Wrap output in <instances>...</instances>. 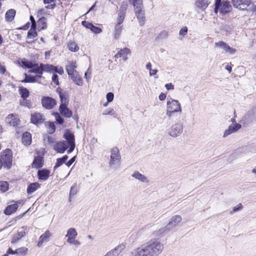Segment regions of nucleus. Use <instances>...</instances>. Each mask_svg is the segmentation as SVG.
Masks as SVG:
<instances>
[{"label": "nucleus", "mask_w": 256, "mask_h": 256, "mask_svg": "<svg viewBox=\"0 0 256 256\" xmlns=\"http://www.w3.org/2000/svg\"><path fill=\"white\" fill-rule=\"evenodd\" d=\"M134 6L136 15L141 26L144 24V12L142 0H134Z\"/></svg>", "instance_id": "nucleus-6"}, {"label": "nucleus", "mask_w": 256, "mask_h": 256, "mask_svg": "<svg viewBox=\"0 0 256 256\" xmlns=\"http://www.w3.org/2000/svg\"><path fill=\"white\" fill-rule=\"evenodd\" d=\"M125 16V12H120L118 17L117 18V24H116L120 25L122 23Z\"/></svg>", "instance_id": "nucleus-48"}, {"label": "nucleus", "mask_w": 256, "mask_h": 256, "mask_svg": "<svg viewBox=\"0 0 256 256\" xmlns=\"http://www.w3.org/2000/svg\"><path fill=\"white\" fill-rule=\"evenodd\" d=\"M188 28L186 26L182 28L179 32V35L184 37L188 33Z\"/></svg>", "instance_id": "nucleus-52"}, {"label": "nucleus", "mask_w": 256, "mask_h": 256, "mask_svg": "<svg viewBox=\"0 0 256 256\" xmlns=\"http://www.w3.org/2000/svg\"><path fill=\"white\" fill-rule=\"evenodd\" d=\"M106 98L107 100V102L109 103L112 102L114 98V94L112 92H109L106 94Z\"/></svg>", "instance_id": "nucleus-53"}, {"label": "nucleus", "mask_w": 256, "mask_h": 256, "mask_svg": "<svg viewBox=\"0 0 256 256\" xmlns=\"http://www.w3.org/2000/svg\"><path fill=\"white\" fill-rule=\"evenodd\" d=\"M76 62L69 61L66 66V70L68 76H71L78 72L76 70Z\"/></svg>", "instance_id": "nucleus-21"}, {"label": "nucleus", "mask_w": 256, "mask_h": 256, "mask_svg": "<svg viewBox=\"0 0 256 256\" xmlns=\"http://www.w3.org/2000/svg\"><path fill=\"white\" fill-rule=\"evenodd\" d=\"M25 230L26 228L24 226L20 228L18 232L13 236L11 240V243L12 244H16L24 236L26 235Z\"/></svg>", "instance_id": "nucleus-18"}, {"label": "nucleus", "mask_w": 256, "mask_h": 256, "mask_svg": "<svg viewBox=\"0 0 256 256\" xmlns=\"http://www.w3.org/2000/svg\"><path fill=\"white\" fill-rule=\"evenodd\" d=\"M67 142L66 141H58L54 146V149L58 153L63 154L68 148Z\"/></svg>", "instance_id": "nucleus-14"}, {"label": "nucleus", "mask_w": 256, "mask_h": 256, "mask_svg": "<svg viewBox=\"0 0 256 256\" xmlns=\"http://www.w3.org/2000/svg\"><path fill=\"white\" fill-rule=\"evenodd\" d=\"M130 50L128 48H125L123 49H121L114 56L116 58H122L124 61H126L128 60V56L130 55Z\"/></svg>", "instance_id": "nucleus-20"}, {"label": "nucleus", "mask_w": 256, "mask_h": 256, "mask_svg": "<svg viewBox=\"0 0 256 256\" xmlns=\"http://www.w3.org/2000/svg\"><path fill=\"white\" fill-rule=\"evenodd\" d=\"M30 72L35 73L37 75H40L42 76V66H41V64L39 66L38 64H34L32 68L29 70Z\"/></svg>", "instance_id": "nucleus-29"}, {"label": "nucleus", "mask_w": 256, "mask_h": 256, "mask_svg": "<svg viewBox=\"0 0 256 256\" xmlns=\"http://www.w3.org/2000/svg\"><path fill=\"white\" fill-rule=\"evenodd\" d=\"M44 115L40 112H34L31 115V122L34 124H40L44 121Z\"/></svg>", "instance_id": "nucleus-16"}, {"label": "nucleus", "mask_w": 256, "mask_h": 256, "mask_svg": "<svg viewBox=\"0 0 256 256\" xmlns=\"http://www.w3.org/2000/svg\"><path fill=\"white\" fill-rule=\"evenodd\" d=\"M121 156L118 148H112L110 150V156L109 166L110 168H114L120 164Z\"/></svg>", "instance_id": "nucleus-5"}, {"label": "nucleus", "mask_w": 256, "mask_h": 256, "mask_svg": "<svg viewBox=\"0 0 256 256\" xmlns=\"http://www.w3.org/2000/svg\"><path fill=\"white\" fill-rule=\"evenodd\" d=\"M82 24L86 28L90 29L93 32L98 34H100L102 30L101 28L94 26L92 24L86 21L82 22Z\"/></svg>", "instance_id": "nucleus-23"}, {"label": "nucleus", "mask_w": 256, "mask_h": 256, "mask_svg": "<svg viewBox=\"0 0 256 256\" xmlns=\"http://www.w3.org/2000/svg\"><path fill=\"white\" fill-rule=\"evenodd\" d=\"M232 6L228 0H223L220 6V12L222 15H226L230 12Z\"/></svg>", "instance_id": "nucleus-15"}, {"label": "nucleus", "mask_w": 256, "mask_h": 256, "mask_svg": "<svg viewBox=\"0 0 256 256\" xmlns=\"http://www.w3.org/2000/svg\"><path fill=\"white\" fill-rule=\"evenodd\" d=\"M77 188H76V184H74L71 187L70 195H69V200H70V198L74 196L77 193Z\"/></svg>", "instance_id": "nucleus-45"}, {"label": "nucleus", "mask_w": 256, "mask_h": 256, "mask_svg": "<svg viewBox=\"0 0 256 256\" xmlns=\"http://www.w3.org/2000/svg\"><path fill=\"white\" fill-rule=\"evenodd\" d=\"M20 104L28 108H30L31 106L30 101L27 100L26 98H22V100L20 101Z\"/></svg>", "instance_id": "nucleus-54"}, {"label": "nucleus", "mask_w": 256, "mask_h": 256, "mask_svg": "<svg viewBox=\"0 0 256 256\" xmlns=\"http://www.w3.org/2000/svg\"><path fill=\"white\" fill-rule=\"evenodd\" d=\"M184 125L182 122H177L171 126L166 130L167 134L172 138H176L180 136L183 132Z\"/></svg>", "instance_id": "nucleus-4"}, {"label": "nucleus", "mask_w": 256, "mask_h": 256, "mask_svg": "<svg viewBox=\"0 0 256 256\" xmlns=\"http://www.w3.org/2000/svg\"><path fill=\"white\" fill-rule=\"evenodd\" d=\"M68 48L71 52H76L78 50L79 47L78 44L73 42H70L68 44Z\"/></svg>", "instance_id": "nucleus-41"}, {"label": "nucleus", "mask_w": 256, "mask_h": 256, "mask_svg": "<svg viewBox=\"0 0 256 256\" xmlns=\"http://www.w3.org/2000/svg\"><path fill=\"white\" fill-rule=\"evenodd\" d=\"M2 161L4 167L10 168L12 164V152L10 149H6L2 152Z\"/></svg>", "instance_id": "nucleus-8"}, {"label": "nucleus", "mask_w": 256, "mask_h": 256, "mask_svg": "<svg viewBox=\"0 0 256 256\" xmlns=\"http://www.w3.org/2000/svg\"><path fill=\"white\" fill-rule=\"evenodd\" d=\"M18 208V204H14L8 205L4 211V213L7 216H10L15 212Z\"/></svg>", "instance_id": "nucleus-24"}, {"label": "nucleus", "mask_w": 256, "mask_h": 256, "mask_svg": "<svg viewBox=\"0 0 256 256\" xmlns=\"http://www.w3.org/2000/svg\"><path fill=\"white\" fill-rule=\"evenodd\" d=\"M16 15V10L14 9L8 10L5 15L6 20L8 22H11L13 20Z\"/></svg>", "instance_id": "nucleus-31"}, {"label": "nucleus", "mask_w": 256, "mask_h": 256, "mask_svg": "<svg viewBox=\"0 0 256 256\" xmlns=\"http://www.w3.org/2000/svg\"><path fill=\"white\" fill-rule=\"evenodd\" d=\"M25 79L22 81L24 82H36L37 78H42V76L40 75H36V76H30L25 74Z\"/></svg>", "instance_id": "nucleus-32"}, {"label": "nucleus", "mask_w": 256, "mask_h": 256, "mask_svg": "<svg viewBox=\"0 0 256 256\" xmlns=\"http://www.w3.org/2000/svg\"><path fill=\"white\" fill-rule=\"evenodd\" d=\"M42 104L44 108L50 110L56 106V102L53 98L46 96L42 98Z\"/></svg>", "instance_id": "nucleus-11"}, {"label": "nucleus", "mask_w": 256, "mask_h": 256, "mask_svg": "<svg viewBox=\"0 0 256 256\" xmlns=\"http://www.w3.org/2000/svg\"><path fill=\"white\" fill-rule=\"evenodd\" d=\"M41 66H42V71L50 73H53L54 70H56V67L51 64H41Z\"/></svg>", "instance_id": "nucleus-30"}, {"label": "nucleus", "mask_w": 256, "mask_h": 256, "mask_svg": "<svg viewBox=\"0 0 256 256\" xmlns=\"http://www.w3.org/2000/svg\"><path fill=\"white\" fill-rule=\"evenodd\" d=\"M54 6L52 5L48 6L45 7V8H42L38 11V14L39 15H42L43 14H44L46 13V8H53Z\"/></svg>", "instance_id": "nucleus-57"}, {"label": "nucleus", "mask_w": 256, "mask_h": 256, "mask_svg": "<svg viewBox=\"0 0 256 256\" xmlns=\"http://www.w3.org/2000/svg\"><path fill=\"white\" fill-rule=\"evenodd\" d=\"M132 254L133 256H144V247L138 248L134 251Z\"/></svg>", "instance_id": "nucleus-42"}, {"label": "nucleus", "mask_w": 256, "mask_h": 256, "mask_svg": "<svg viewBox=\"0 0 256 256\" xmlns=\"http://www.w3.org/2000/svg\"><path fill=\"white\" fill-rule=\"evenodd\" d=\"M40 188V184L38 182L32 183L28 185L27 188V192L31 194Z\"/></svg>", "instance_id": "nucleus-33"}, {"label": "nucleus", "mask_w": 256, "mask_h": 256, "mask_svg": "<svg viewBox=\"0 0 256 256\" xmlns=\"http://www.w3.org/2000/svg\"><path fill=\"white\" fill-rule=\"evenodd\" d=\"M122 26H120L119 24H116L115 28H114V38L115 39L117 40L118 39L121 34L122 32Z\"/></svg>", "instance_id": "nucleus-39"}, {"label": "nucleus", "mask_w": 256, "mask_h": 256, "mask_svg": "<svg viewBox=\"0 0 256 256\" xmlns=\"http://www.w3.org/2000/svg\"><path fill=\"white\" fill-rule=\"evenodd\" d=\"M126 8H127L126 2H122V4L120 7V12H124Z\"/></svg>", "instance_id": "nucleus-62"}, {"label": "nucleus", "mask_w": 256, "mask_h": 256, "mask_svg": "<svg viewBox=\"0 0 256 256\" xmlns=\"http://www.w3.org/2000/svg\"><path fill=\"white\" fill-rule=\"evenodd\" d=\"M92 69L90 67H89L86 72L84 74V78L86 79L87 82H89L91 78Z\"/></svg>", "instance_id": "nucleus-51"}, {"label": "nucleus", "mask_w": 256, "mask_h": 256, "mask_svg": "<svg viewBox=\"0 0 256 256\" xmlns=\"http://www.w3.org/2000/svg\"><path fill=\"white\" fill-rule=\"evenodd\" d=\"M28 252V248L25 247H21L16 250V254L26 255Z\"/></svg>", "instance_id": "nucleus-49"}, {"label": "nucleus", "mask_w": 256, "mask_h": 256, "mask_svg": "<svg viewBox=\"0 0 256 256\" xmlns=\"http://www.w3.org/2000/svg\"><path fill=\"white\" fill-rule=\"evenodd\" d=\"M52 79V82L54 83L56 86L59 85L58 76L56 74H53Z\"/></svg>", "instance_id": "nucleus-59"}, {"label": "nucleus", "mask_w": 256, "mask_h": 256, "mask_svg": "<svg viewBox=\"0 0 256 256\" xmlns=\"http://www.w3.org/2000/svg\"><path fill=\"white\" fill-rule=\"evenodd\" d=\"M215 46L221 48L223 49L225 53L233 54L236 53V50L230 47L226 43L223 41H220L215 43Z\"/></svg>", "instance_id": "nucleus-12"}, {"label": "nucleus", "mask_w": 256, "mask_h": 256, "mask_svg": "<svg viewBox=\"0 0 256 256\" xmlns=\"http://www.w3.org/2000/svg\"><path fill=\"white\" fill-rule=\"evenodd\" d=\"M103 114H104V115L110 114L112 116H114V111L112 108H109L104 110V112H103Z\"/></svg>", "instance_id": "nucleus-55"}, {"label": "nucleus", "mask_w": 256, "mask_h": 256, "mask_svg": "<svg viewBox=\"0 0 256 256\" xmlns=\"http://www.w3.org/2000/svg\"><path fill=\"white\" fill-rule=\"evenodd\" d=\"M59 110L60 114L65 117L69 118L72 116V111L67 108V106H64V104L60 106Z\"/></svg>", "instance_id": "nucleus-25"}, {"label": "nucleus", "mask_w": 256, "mask_h": 256, "mask_svg": "<svg viewBox=\"0 0 256 256\" xmlns=\"http://www.w3.org/2000/svg\"><path fill=\"white\" fill-rule=\"evenodd\" d=\"M6 124L10 126H16L19 124L20 120L18 116L16 114H10L6 118Z\"/></svg>", "instance_id": "nucleus-13"}, {"label": "nucleus", "mask_w": 256, "mask_h": 256, "mask_svg": "<svg viewBox=\"0 0 256 256\" xmlns=\"http://www.w3.org/2000/svg\"><path fill=\"white\" fill-rule=\"evenodd\" d=\"M210 4L208 0H196L195 2L196 6L202 11L204 10Z\"/></svg>", "instance_id": "nucleus-22"}, {"label": "nucleus", "mask_w": 256, "mask_h": 256, "mask_svg": "<svg viewBox=\"0 0 256 256\" xmlns=\"http://www.w3.org/2000/svg\"><path fill=\"white\" fill-rule=\"evenodd\" d=\"M78 232L74 228H68L66 232V238H67L66 242L71 245L78 247L80 245V242L76 239L78 236Z\"/></svg>", "instance_id": "nucleus-7"}, {"label": "nucleus", "mask_w": 256, "mask_h": 256, "mask_svg": "<svg viewBox=\"0 0 256 256\" xmlns=\"http://www.w3.org/2000/svg\"><path fill=\"white\" fill-rule=\"evenodd\" d=\"M132 176L140 182L144 181V176L138 171H134L132 174Z\"/></svg>", "instance_id": "nucleus-44"}, {"label": "nucleus", "mask_w": 256, "mask_h": 256, "mask_svg": "<svg viewBox=\"0 0 256 256\" xmlns=\"http://www.w3.org/2000/svg\"><path fill=\"white\" fill-rule=\"evenodd\" d=\"M22 142L25 146H29L32 142V136L30 132H25L22 134Z\"/></svg>", "instance_id": "nucleus-26"}, {"label": "nucleus", "mask_w": 256, "mask_h": 256, "mask_svg": "<svg viewBox=\"0 0 256 256\" xmlns=\"http://www.w3.org/2000/svg\"><path fill=\"white\" fill-rule=\"evenodd\" d=\"M68 156L66 155L64 156L62 158H58L56 160V165L54 166V168L55 169V168L60 166H62L64 163L65 162L68 160Z\"/></svg>", "instance_id": "nucleus-38"}, {"label": "nucleus", "mask_w": 256, "mask_h": 256, "mask_svg": "<svg viewBox=\"0 0 256 256\" xmlns=\"http://www.w3.org/2000/svg\"><path fill=\"white\" fill-rule=\"evenodd\" d=\"M19 92L22 98H26L28 97L30 95L28 90L27 88L24 87L20 88Z\"/></svg>", "instance_id": "nucleus-36"}, {"label": "nucleus", "mask_w": 256, "mask_h": 256, "mask_svg": "<svg viewBox=\"0 0 256 256\" xmlns=\"http://www.w3.org/2000/svg\"><path fill=\"white\" fill-rule=\"evenodd\" d=\"M241 124L238 123H236L234 124H230L228 129L226 130L223 135L224 138H226L228 135L237 132L241 128Z\"/></svg>", "instance_id": "nucleus-17"}, {"label": "nucleus", "mask_w": 256, "mask_h": 256, "mask_svg": "<svg viewBox=\"0 0 256 256\" xmlns=\"http://www.w3.org/2000/svg\"><path fill=\"white\" fill-rule=\"evenodd\" d=\"M73 82L76 85L82 86L83 84L82 78L77 72L70 76Z\"/></svg>", "instance_id": "nucleus-28"}, {"label": "nucleus", "mask_w": 256, "mask_h": 256, "mask_svg": "<svg viewBox=\"0 0 256 256\" xmlns=\"http://www.w3.org/2000/svg\"><path fill=\"white\" fill-rule=\"evenodd\" d=\"M22 64L26 68H32L34 64H33L32 62H22Z\"/></svg>", "instance_id": "nucleus-60"}, {"label": "nucleus", "mask_w": 256, "mask_h": 256, "mask_svg": "<svg viewBox=\"0 0 256 256\" xmlns=\"http://www.w3.org/2000/svg\"><path fill=\"white\" fill-rule=\"evenodd\" d=\"M233 6L241 10H247L246 7L251 3L250 0H232Z\"/></svg>", "instance_id": "nucleus-10"}, {"label": "nucleus", "mask_w": 256, "mask_h": 256, "mask_svg": "<svg viewBox=\"0 0 256 256\" xmlns=\"http://www.w3.org/2000/svg\"><path fill=\"white\" fill-rule=\"evenodd\" d=\"M36 28H31L28 32V38H33L37 36L35 30Z\"/></svg>", "instance_id": "nucleus-47"}, {"label": "nucleus", "mask_w": 256, "mask_h": 256, "mask_svg": "<svg viewBox=\"0 0 256 256\" xmlns=\"http://www.w3.org/2000/svg\"><path fill=\"white\" fill-rule=\"evenodd\" d=\"M55 118L56 120V122L60 124H62L64 122L63 118L60 116V114L58 113H56L54 114Z\"/></svg>", "instance_id": "nucleus-58"}, {"label": "nucleus", "mask_w": 256, "mask_h": 256, "mask_svg": "<svg viewBox=\"0 0 256 256\" xmlns=\"http://www.w3.org/2000/svg\"><path fill=\"white\" fill-rule=\"evenodd\" d=\"M75 160L76 157H73L66 164V166L68 167L70 166L75 161Z\"/></svg>", "instance_id": "nucleus-64"}, {"label": "nucleus", "mask_w": 256, "mask_h": 256, "mask_svg": "<svg viewBox=\"0 0 256 256\" xmlns=\"http://www.w3.org/2000/svg\"><path fill=\"white\" fill-rule=\"evenodd\" d=\"M38 26L40 30L46 28L47 26L46 19L44 17L40 18L38 21Z\"/></svg>", "instance_id": "nucleus-35"}, {"label": "nucleus", "mask_w": 256, "mask_h": 256, "mask_svg": "<svg viewBox=\"0 0 256 256\" xmlns=\"http://www.w3.org/2000/svg\"><path fill=\"white\" fill-rule=\"evenodd\" d=\"M125 248H126L125 244L122 243V244H118L115 248H113V250L116 252V253L117 254V255L118 256L119 254H120L123 250H124Z\"/></svg>", "instance_id": "nucleus-40"}, {"label": "nucleus", "mask_w": 256, "mask_h": 256, "mask_svg": "<svg viewBox=\"0 0 256 256\" xmlns=\"http://www.w3.org/2000/svg\"><path fill=\"white\" fill-rule=\"evenodd\" d=\"M49 174L50 172L44 169L38 172V178L41 180L44 181L46 180L49 176Z\"/></svg>", "instance_id": "nucleus-27"}, {"label": "nucleus", "mask_w": 256, "mask_h": 256, "mask_svg": "<svg viewBox=\"0 0 256 256\" xmlns=\"http://www.w3.org/2000/svg\"><path fill=\"white\" fill-rule=\"evenodd\" d=\"M48 128V132L49 134H52L55 132L56 127L54 124L52 122H48L46 124Z\"/></svg>", "instance_id": "nucleus-43"}, {"label": "nucleus", "mask_w": 256, "mask_h": 256, "mask_svg": "<svg viewBox=\"0 0 256 256\" xmlns=\"http://www.w3.org/2000/svg\"><path fill=\"white\" fill-rule=\"evenodd\" d=\"M182 217L180 215H176L172 217L166 226L154 232L155 236H162L174 230V228L182 221Z\"/></svg>", "instance_id": "nucleus-2"}, {"label": "nucleus", "mask_w": 256, "mask_h": 256, "mask_svg": "<svg viewBox=\"0 0 256 256\" xmlns=\"http://www.w3.org/2000/svg\"><path fill=\"white\" fill-rule=\"evenodd\" d=\"M8 189V184L5 181L0 182V190L5 192Z\"/></svg>", "instance_id": "nucleus-46"}, {"label": "nucleus", "mask_w": 256, "mask_h": 256, "mask_svg": "<svg viewBox=\"0 0 256 256\" xmlns=\"http://www.w3.org/2000/svg\"><path fill=\"white\" fill-rule=\"evenodd\" d=\"M52 234L50 230H48L46 231L40 237L39 241L37 244L38 246L40 247L44 243L48 242Z\"/></svg>", "instance_id": "nucleus-19"}, {"label": "nucleus", "mask_w": 256, "mask_h": 256, "mask_svg": "<svg viewBox=\"0 0 256 256\" xmlns=\"http://www.w3.org/2000/svg\"><path fill=\"white\" fill-rule=\"evenodd\" d=\"M42 157L36 156L32 164V168H38L42 167Z\"/></svg>", "instance_id": "nucleus-34"}, {"label": "nucleus", "mask_w": 256, "mask_h": 256, "mask_svg": "<svg viewBox=\"0 0 256 256\" xmlns=\"http://www.w3.org/2000/svg\"><path fill=\"white\" fill-rule=\"evenodd\" d=\"M60 98L61 100L62 104L60 105H64V106H67L68 104V100L66 97L64 96L62 94H60Z\"/></svg>", "instance_id": "nucleus-56"}, {"label": "nucleus", "mask_w": 256, "mask_h": 256, "mask_svg": "<svg viewBox=\"0 0 256 256\" xmlns=\"http://www.w3.org/2000/svg\"><path fill=\"white\" fill-rule=\"evenodd\" d=\"M64 138L66 140L68 146H70V148L68 150V153H71L75 148V138L74 134L69 130H66L64 134Z\"/></svg>", "instance_id": "nucleus-9"}, {"label": "nucleus", "mask_w": 256, "mask_h": 256, "mask_svg": "<svg viewBox=\"0 0 256 256\" xmlns=\"http://www.w3.org/2000/svg\"><path fill=\"white\" fill-rule=\"evenodd\" d=\"M178 112H182V108L180 102L178 100H174L171 98L170 99L168 98L166 116L170 118L173 114Z\"/></svg>", "instance_id": "nucleus-3"}, {"label": "nucleus", "mask_w": 256, "mask_h": 256, "mask_svg": "<svg viewBox=\"0 0 256 256\" xmlns=\"http://www.w3.org/2000/svg\"><path fill=\"white\" fill-rule=\"evenodd\" d=\"M233 29V26L232 25L230 24H225L222 27V30L224 32H226L229 34H230Z\"/></svg>", "instance_id": "nucleus-50"}, {"label": "nucleus", "mask_w": 256, "mask_h": 256, "mask_svg": "<svg viewBox=\"0 0 256 256\" xmlns=\"http://www.w3.org/2000/svg\"><path fill=\"white\" fill-rule=\"evenodd\" d=\"M166 89L168 90L174 89V86L172 83H168L165 84Z\"/></svg>", "instance_id": "nucleus-63"}, {"label": "nucleus", "mask_w": 256, "mask_h": 256, "mask_svg": "<svg viewBox=\"0 0 256 256\" xmlns=\"http://www.w3.org/2000/svg\"><path fill=\"white\" fill-rule=\"evenodd\" d=\"M168 31L164 30L162 31L155 38V40H162L168 38Z\"/></svg>", "instance_id": "nucleus-37"}, {"label": "nucleus", "mask_w": 256, "mask_h": 256, "mask_svg": "<svg viewBox=\"0 0 256 256\" xmlns=\"http://www.w3.org/2000/svg\"><path fill=\"white\" fill-rule=\"evenodd\" d=\"M243 208L242 204L241 203H239L238 205L234 206L232 208L233 212H236L241 210Z\"/></svg>", "instance_id": "nucleus-61"}, {"label": "nucleus", "mask_w": 256, "mask_h": 256, "mask_svg": "<svg viewBox=\"0 0 256 256\" xmlns=\"http://www.w3.org/2000/svg\"><path fill=\"white\" fill-rule=\"evenodd\" d=\"M164 245L156 240H151L145 246V256H158L164 250Z\"/></svg>", "instance_id": "nucleus-1"}]
</instances>
